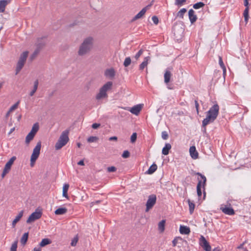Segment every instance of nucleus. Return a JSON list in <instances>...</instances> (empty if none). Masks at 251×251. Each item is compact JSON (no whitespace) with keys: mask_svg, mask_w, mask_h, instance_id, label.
<instances>
[{"mask_svg":"<svg viewBox=\"0 0 251 251\" xmlns=\"http://www.w3.org/2000/svg\"><path fill=\"white\" fill-rule=\"evenodd\" d=\"M93 45V38L88 37L85 38L80 44L77 51L78 55L83 56L88 54L91 50Z\"/></svg>","mask_w":251,"mask_h":251,"instance_id":"1","label":"nucleus"},{"mask_svg":"<svg viewBox=\"0 0 251 251\" xmlns=\"http://www.w3.org/2000/svg\"><path fill=\"white\" fill-rule=\"evenodd\" d=\"M69 130L66 129L63 131L60 135L57 142L55 145L56 150L61 149L63 146H65L69 141Z\"/></svg>","mask_w":251,"mask_h":251,"instance_id":"2","label":"nucleus"},{"mask_svg":"<svg viewBox=\"0 0 251 251\" xmlns=\"http://www.w3.org/2000/svg\"><path fill=\"white\" fill-rule=\"evenodd\" d=\"M112 82H107L100 88L99 93L96 96V99L97 100H100L102 99L107 98L108 97L107 92L112 88Z\"/></svg>","mask_w":251,"mask_h":251,"instance_id":"3","label":"nucleus"},{"mask_svg":"<svg viewBox=\"0 0 251 251\" xmlns=\"http://www.w3.org/2000/svg\"><path fill=\"white\" fill-rule=\"evenodd\" d=\"M197 175L200 176V178L198 177V183L197 184V192L198 196L199 197H201L202 195V192H201V187L202 186L203 188V194L204 196H205V192L204 191L205 190V185L206 184V177L201 174L200 173H197L196 174Z\"/></svg>","mask_w":251,"mask_h":251,"instance_id":"4","label":"nucleus"},{"mask_svg":"<svg viewBox=\"0 0 251 251\" xmlns=\"http://www.w3.org/2000/svg\"><path fill=\"white\" fill-rule=\"evenodd\" d=\"M28 52L25 51L23 52L20 55L19 59L17 64L16 69V75H17L24 67L28 56Z\"/></svg>","mask_w":251,"mask_h":251,"instance_id":"5","label":"nucleus"},{"mask_svg":"<svg viewBox=\"0 0 251 251\" xmlns=\"http://www.w3.org/2000/svg\"><path fill=\"white\" fill-rule=\"evenodd\" d=\"M156 202V196L155 194H151L148 197L146 206V212H148L151 209Z\"/></svg>","mask_w":251,"mask_h":251,"instance_id":"6","label":"nucleus"},{"mask_svg":"<svg viewBox=\"0 0 251 251\" xmlns=\"http://www.w3.org/2000/svg\"><path fill=\"white\" fill-rule=\"evenodd\" d=\"M42 215V212L38 209H36L28 217L26 220L27 224H30L39 219Z\"/></svg>","mask_w":251,"mask_h":251,"instance_id":"7","label":"nucleus"},{"mask_svg":"<svg viewBox=\"0 0 251 251\" xmlns=\"http://www.w3.org/2000/svg\"><path fill=\"white\" fill-rule=\"evenodd\" d=\"M219 111V106L217 104H215L207 112V114L216 120L218 115Z\"/></svg>","mask_w":251,"mask_h":251,"instance_id":"8","label":"nucleus"},{"mask_svg":"<svg viewBox=\"0 0 251 251\" xmlns=\"http://www.w3.org/2000/svg\"><path fill=\"white\" fill-rule=\"evenodd\" d=\"M16 157L15 156L12 157L10 160L6 163L4 168L1 174V177L3 178L5 175L9 172L11 169V167L13 164L14 161L16 160Z\"/></svg>","mask_w":251,"mask_h":251,"instance_id":"9","label":"nucleus"},{"mask_svg":"<svg viewBox=\"0 0 251 251\" xmlns=\"http://www.w3.org/2000/svg\"><path fill=\"white\" fill-rule=\"evenodd\" d=\"M200 245L205 251H211V248L209 243L203 236H201L200 239Z\"/></svg>","mask_w":251,"mask_h":251,"instance_id":"10","label":"nucleus"},{"mask_svg":"<svg viewBox=\"0 0 251 251\" xmlns=\"http://www.w3.org/2000/svg\"><path fill=\"white\" fill-rule=\"evenodd\" d=\"M41 148V141H39L35 148L33 149V152L31 155V157H32L33 159L34 158H38L40 153V150Z\"/></svg>","mask_w":251,"mask_h":251,"instance_id":"11","label":"nucleus"},{"mask_svg":"<svg viewBox=\"0 0 251 251\" xmlns=\"http://www.w3.org/2000/svg\"><path fill=\"white\" fill-rule=\"evenodd\" d=\"M151 4L147 5V6L143 8L137 15H136L132 19L131 21L133 22L137 20L138 19L142 18L146 12L148 8L151 6Z\"/></svg>","mask_w":251,"mask_h":251,"instance_id":"12","label":"nucleus"},{"mask_svg":"<svg viewBox=\"0 0 251 251\" xmlns=\"http://www.w3.org/2000/svg\"><path fill=\"white\" fill-rule=\"evenodd\" d=\"M39 39H38V42L37 43V48L35 50L34 52L30 56V58L31 60L33 59L39 53L40 49L44 46V43H39Z\"/></svg>","mask_w":251,"mask_h":251,"instance_id":"13","label":"nucleus"},{"mask_svg":"<svg viewBox=\"0 0 251 251\" xmlns=\"http://www.w3.org/2000/svg\"><path fill=\"white\" fill-rule=\"evenodd\" d=\"M116 72L114 68H111L110 69H107L104 71V75L107 77H109L110 78H113L115 76Z\"/></svg>","mask_w":251,"mask_h":251,"instance_id":"14","label":"nucleus"},{"mask_svg":"<svg viewBox=\"0 0 251 251\" xmlns=\"http://www.w3.org/2000/svg\"><path fill=\"white\" fill-rule=\"evenodd\" d=\"M221 210L223 213L228 215H233L235 214L233 209L231 207H228L225 206L223 207V205L220 208Z\"/></svg>","mask_w":251,"mask_h":251,"instance_id":"15","label":"nucleus"},{"mask_svg":"<svg viewBox=\"0 0 251 251\" xmlns=\"http://www.w3.org/2000/svg\"><path fill=\"white\" fill-rule=\"evenodd\" d=\"M189 152L190 155L193 159H196L198 158L199 154L196 151V147L195 146L190 147Z\"/></svg>","mask_w":251,"mask_h":251,"instance_id":"16","label":"nucleus"},{"mask_svg":"<svg viewBox=\"0 0 251 251\" xmlns=\"http://www.w3.org/2000/svg\"><path fill=\"white\" fill-rule=\"evenodd\" d=\"M188 16L191 24H193L197 20V17L195 14V11L192 9L189 10L188 12Z\"/></svg>","mask_w":251,"mask_h":251,"instance_id":"17","label":"nucleus"},{"mask_svg":"<svg viewBox=\"0 0 251 251\" xmlns=\"http://www.w3.org/2000/svg\"><path fill=\"white\" fill-rule=\"evenodd\" d=\"M172 76V73L170 71V69L168 68L166 70L164 73V82L166 84L168 83L170 81V79Z\"/></svg>","mask_w":251,"mask_h":251,"instance_id":"18","label":"nucleus"},{"mask_svg":"<svg viewBox=\"0 0 251 251\" xmlns=\"http://www.w3.org/2000/svg\"><path fill=\"white\" fill-rule=\"evenodd\" d=\"M215 120L208 115L206 114V117L203 119L202 122V126H206L210 123H213Z\"/></svg>","mask_w":251,"mask_h":251,"instance_id":"19","label":"nucleus"},{"mask_svg":"<svg viewBox=\"0 0 251 251\" xmlns=\"http://www.w3.org/2000/svg\"><path fill=\"white\" fill-rule=\"evenodd\" d=\"M142 107V105L138 104L132 107L130 111L132 114L137 115L141 110Z\"/></svg>","mask_w":251,"mask_h":251,"instance_id":"20","label":"nucleus"},{"mask_svg":"<svg viewBox=\"0 0 251 251\" xmlns=\"http://www.w3.org/2000/svg\"><path fill=\"white\" fill-rule=\"evenodd\" d=\"M179 232L182 234H189L190 232V229L187 226H180Z\"/></svg>","mask_w":251,"mask_h":251,"instance_id":"21","label":"nucleus"},{"mask_svg":"<svg viewBox=\"0 0 251 251\" xmlns=\"http://www.w3.org/2000/svg\"><path fill=\"white\" fill-rule=\"evenodd\" d=\"M24 214V211H21L18 215L15 217V219L12 222V226L15 227L16 224L20 220L21 218L23 217Z\"/></svg>","mask_w":251,"mask_h":251,"instance_id":"22","label":"nucleus"},{"mask_svg":"<svg viewBox=\"0 0 251 251\" xmlns=\"http://www.w3.org/2000/svg\"><path fill=\"white\" fill-rule=\"evenodd\" d=\"M150 59L149 56H147L144 58L143 62L139 66V70H143L145 67H146L148 64V62Z\"/></svg>","mask_w":251,"mask_h":251,"instance_id":"23","label":"nucleus"},{"mask_svg":"<svg viewBox=\"0 0 251 251\" xmlns=\"http://www.w3.org/2000/svg\"><path fill=\"white\" fill-rule=\"evenodd\" d=\"M171 145L169 143H166L165 147L163 148L162 153L164 155H168L169 153V151L171 149Z\"/></svg>","mask_w":251,"mask_h":251,"instance_id":"24","label":"nucleus"},{"mask_svg":"<svg viewBox=\"0 0 251 251\" xmlns=\"http://www.w3.org/2000/svg\"><path fill=\"white\" fill-rule=\"evenodd\" d=\"M9 2V1L7 0H0V12H3L4 11L5 7Z\"/></svg>","mask_w":251,"mask_h":251,"instance_id":"25","label":"nucleus"},{"mask_svg":"<svg viewBox=\"0 0 251 251\" xmlns=\"http://www.w3.org/2000/svg\"><path fill=\"white\" fill-rule=\"evenodd\" d=\"M38 84H39L38 80L36 79L34 82V86H33V89L29 93V96H30L32 97V96H33L34 95L35 93L36 92V91L37 90Z\"/></svg>","mask_w":251,"mask_h":251,"instance_id":"26","label":"nucleus"},{"mask_svg":"<svg viewBox=\"0 0 251 251\" xmlns=\"http://www.w3.org/2000/svg\"><path fill=\"white\" fill-rule=\"evenodd\" d=\"M67 212V209L65 207H60L58 209H57L55 212L54 213L56 215H63L65 214Z\"/></svg>","mask_w":251,"mask_h":251,"instance_id":"27","label":"nucleus"},{"mask_svg":"<svg viewBox=\"0 0 251 251\" xmlns=\"http://www.w3.org/2000/svg\"><path fill=\"white\" fill-rule=\"evenodd\" d=\"M157 166L156 164L153 163L147 171V173L150 175L152 174L157 170Z\"/></svg>","mask_w":251,"mask_h":251,"instance_id":"28","label":"nucleus"},{"mask_svg":"<svg viewBox=\"0 0 251 251\" xmlns=\"http://www.w3.org/2000/svg\"><path fill=\"white\" fill-rule=\"evenodd\" d=\"M51 243V241L50 239L48 238H44L42 240L41 242L40 243V246L41 247H43L47 245L50 244Z\"/></svg>","mask_w":251,"mask_h":251,"instance_id":"29","label":"nucleus"},{"mask_svg":"<svg viewBox=\"0 0 251 251\" xmlns=\"http://www.w3.org/2000/svg\"><path fill=\"white\" fill-rule=\"evenodd\" d=\"M28 237V232L25 233L21 239V243L22 245H25V243H26Z\"/></svg>","mask_w":251,"mask_h":251,"instance_id":"30","label":"nucleus"},{"mask_svg":"<svg viewBox=\"0 0 251 251\" xmlns=\"http://www.w3.org/2000/svg\"><path fill=\"white\" fill-rule=\"evenodd\" d=\"M39 125L37 123L34 124L33 126H32V129L31 131L29 132L33 134V135H35L36 133L39 130Z\"/></svg>","mask_w":251,"mask_h":251,"instance_id":"31","label":"nucleus"},{"mask_svg":"<svg viewBox=\"0 0 251 251\" xmlns=\"http://www.w3.org/2000/svg\"><path fill=\"white\" fill-rule=\"evenodd\" d=\"M165 222L166 221L165 220H162L158 224V229L161 232H163L165 230Z\"/></svg>","mask_w":251,"mask_h":251,"instance_id":"32","label":"nucleus"},{"mask_svg":"<svg viewBox=\"0 0 251 251\" xmlns=\"http://www.w3.org/2000/svg\"><path fill=\"white\" fill-rule=\"evenodd\" d=\"M249 7L246 8L245 9L244 11L243 15L244 17L245 22L246 24L248 22V20L249 19Z\"/></svg>","mask_w":251,"mask_h":251,"instance_id":"33","label":"nucleus"},{"mask_svg":"<svg viewBox=\"0 0 251 251\" xmlns=\"http://www.w3.org/2000/svg\"><path fill=\"white\" fill-rule=\"evenodd\" d=\"M35 135L29 132L25 137V143L28 144L30 142L33 140Z\"/></svg>","mask_w":251,"mask_h":251,"instance_id":"34","label":"nucleus"},{"mask_svg":"<svg viewBox=\"0 0 251 251\" xmlns=\"http://www.w3.org/2000/svg\"><path fill=\"white\" fill-rule=\"evenodd\" d=\"M187 10L186 8H182L177 13V17L183 19L184 14L186 12Z\"/></svg>","mask_w":251,"mask_h":251,"instance_id":"35","label":"nucleus"},{"mask_svg":"<svg viewBox=\"0 0 251 251\" xmlns=\"http://www.w3.org/2000/svg\"><path fill=\"white\" fill-rule=\"evenodd\" d=\"M188 202L189 204L190 213V214H192L194 212L195 205L194 203L191 201L189 199L188 200Z\"/></svg>","mask_w":251,"mask_h":251,"instance_id":"36","label":"nucleus"},{"mask_svg":"<svg viewBox=\"0 0 251 251\" xmlns=\"http://www.w3.org/2000/svg\"><path fill=\"white\" fill-rule=\"evenodd\" d=\"M219 63L221 67L223 70L224 73L226 71V68L223 61L222 58L221 56H219Z\"/></svg>","mask_w":251,"mask_h":251,"instance_id":"37","label":"nucleus"},{"mask_svg":"<svg viewBox=\"0 0 251 251\" xmlns=\"http://www.w3.org/2000/svg\"><path fill=\"white\" fill-rule=\"evenodd\" d=\"M131 63V60L130 57H127L125 58L124 62L123 65L125 67H127Z\"/></svg>","mask_w":251,"mask_h":251,"instance_id":"38","label":"nucleus"},{"mask_svg":"<svg viewBox=\"0 0 251 251\" xmlns=\"http://www.w3.org/2000/svg\"><path fill=\"white\" fill-rule=\"evenodd\" d=\"M204 3L202 2H199L193 5V8L195 9H198L200 8L203 7L204 6Z\"/></svg>","mask_w":251,"mask_h":251,"instance_id":"39","label":"nucleus"},{"mask_svg":"<svg viewBox=\"0 0 251 251\" xmlns=\"http://www.w3.org/2000/svg\"><path fill=\"white\" fill-rule=\"evenodd\" d=\"M99 138L97 136H90L87 139L89 143L96 142L98 141Z\"/></svg>","mask_w":251,"mask_h":251,"instance_id":"40","label":"nucleus"},{"mask_svg":"<svg viewBox=\"0 0 251 251\" xmlns=\"http://www.w3.org/2000/svg\"><path fill=\"white\" fill-rule=\"evenodd\" d=\"M186 0H176L175 4L178 6H181L186 2Z\"/></svg>","mask_w":251,"mask_h":251,"instance_id":"41","label":"nucleus"},{"mask_svg":"<svg viewBox=\"0 0 251 251\" xmlns=\"http://www.w3.org/2000/svg\"><path fill=\"white\" fill-rule=\"evenodd\" d=\"M17 245L18 241H16L14 243H13L11 246L10 251H17Z\"/></svg>","mask_w":251,"mask_h":251,"instance_id":"42","label":"nucleus"},{"mask_svg":"<svg viewBox=\"0 0 251 251\" xmlns=\"http://www.w3.org/2000/svg\"><path fill=\"white\" fill-rule=\"evenodd\" d=\"M137 139V133L136 132L133 133L130 137V142L133 143H134Z\"/></svg>","mask_w":251,"mask_h":251,"instance_id":"43","label":"nucleus"},{"mask_svg":"<svg viewBox=\"0 0 251 251\" xmlns=\"http://www.w3.org/2000/svg\"><path fill=\"white\" fill-rule=\"evenodd\" d=\"M178 240H181L182 238L180 237H176L175 238V239L173 240L172 244H173V247L176 246Z\"/></svg>","mask_w":251,"mask_h":251,"instance_id":"44","label":"nucleus"},{"mask_svg":"<svg viewBox=\"0 0 251 251\" xmlns=\"http://www.w3.org/2000/svg\"><path fill=\"white\" fill-rule=\"evenodd\" d=\"M161 137L163 139L167 140L169 137V135H168L167 132L166 131H164L162 132Z\"/></svg>","mask_w":251,"mask_h":251,"instance_id":"45","label":"nucleus"},{"mask_svg":"<svg viewBox=\"0 0 251 251\" xmlns=\"http://www.w3.org/2000/svg\"><path fill=\"white\" fill-rule=\"evenodd\" d=\"M129 156H130V153L128 151H125L122 155V156L124 158H127L129 157Z\"/></svg>","mask_w":251,"mask_h":251,"instance_id":"46","label":"nucleus"},{"mask_svg":"<svg viewBox=\"0 0 251 251\" xmlns=\"http://www.w3.org/2000/svg\"><path fill=\"white\" fill-rule=\"evenodd\" d=\"M143 50L142 49L140 50L138 52L135 54L134 57L136 60H138L140 56L143 54Z\"/></svg>","mask_w":251,"mask_h":251,"instance_id":"47","label":"nucleus"},{"mask_svg":"<svg viewBox=\"0 0 251 251\" xmlns=\"http://www.w3.org/2000/svg\"><path fill=\"white\" fill-rule=\"evenodd\" d=\"M246 242V241H245L242 244H240L238 247V249H242L243 251H248V249L246 248H244V245Z\"/></svg>","mask_w":251,"mask_h":251,"instance_id":"48","label":"nucleus"},{"mask_svg":"<svg viewBox=\"0 0 251 251\" xmlns=\"http://www.w3.org/2000/svg\"><path fill=\"white\" fill-rule=\"evenodd\" d=\"M152 20L155 25H157L158 24L159 20H158V18L157 16H152Z\"/></svg>","mask_w":251,"mask_h":251,"instance_id":"49","label":"nucleus"},{"mask_svg":"<svg viewBox=\"0 0 251 251\" xmlns=\"http://www.w3.org/2000/svg\"><path fill=\"white\" fill-rule=\"evenodd\" d=\"M19 102L18 101L17 103L13 105L9 109V111L12 112V111L14 110L15 109H16L18 107V104Z\"/></svg>","mask_w":251,"mask_h":251,"instance_id":"50","label":"nucleus"},{"mask_svg":"<svg viewBox=\"0 0 251 251\" xmlns=\"http://www.w3.org/2000/svg\"><path fill=\"white\" fill-rule=\"evenodd\" d=\"M108 172H114L116 171V168L114 166L109 167L107 168Z\"/></svg>","mask_w":251,"mask_h":251,"instance_id":"51","label":"nucleus"},{"mask_svg":"<svg viewBox=\"0 0 251 251\" xmlns=\"http://www.w3.org/2000/svg\"><path fill=\"white\" fill-rule=\"evenodd\" d=\"M78 241V239L77 238H74L72 240V242H71V246H75L76 244V243Z\"/></svg>","mask_w":251,"mask_h":251,"instance_id":"52","label":"nucleus"},{"mask_svg":"<svg viewBox=\"0 0 251 251\" xmlns=\"http://www.w3.org/2000/svg\"><path fill=\"white\" fill-rule=\"evenodd\" d=\"M37 158H34L33 159L32 157H30V166L33 167L34 165L35 162H36Z\"/></svg>","mask_w":251,"mask_h":251,"instance_id":"53","label":"nucleus"},{"mask_svg":"<svg viewBox=\"0 0 251 251\" xmlns=\"http://www.w3.org/2000/svg\"><path fill=\"white\" fill-rule=\"evenodd\" d=\"M69 188V185L67 183L65 184L63 187V191L68 192Z\"/></svg>","mask_w":251,"mask_h":251,"instance_id":"54","label":"nucleus"},{"mask_svg":"<svg viewBox=\"0 0 251 251\" xmlns=\"http://www.w3.org/2000/svg\"><path fill=\"white\" fill-rule=\"evenodd\" d=\"M100 125L98 123H94L92 125V127L94 129H97L100 126Z\"/></svg>","mask_w":251,"mask_h":251,"instance_id":"55","label":"nucleus"},{"mask_svg":"<svg viewBox=\"0 0 251 251\" xmlns=\"http://www.w3.org/2000/svg\"><path fill=\"white\" fill-rule=\"evenodd\" d=\"M195 107L197 111V113H199V104L197 100H195Z\"/></svg>","mask_w":251,"mask_h":251,"instance_id":"56","label":"nucleus"},{"mask_svg":"<svg viewBox=\"0 0 251 251\" xmlns=\"http://www.w3.org/2000/svg\"><path fill=\"white\" fill-rule=\"evenodd\" d=\"M62 195L64 197L67 198V199H68L69 197H68V194H67V192L66 191H63V194H62Z\"/></svg>","mask_w":251,"mask_h":251,"instance_id":"57","label":"nucleus"},{"mask_svg":"<svg viewBox=\"0 0 251 251\" xmlns=\"http://www.w3.org/2000/svg\"><path fill=\"white\" fill-rule=\"evenodd\" d=\"M109 141H117V137L116 136H112L109 138Z\"/></svg>","mask_w":251,"mask_h":251,"instance_id":"58","label":"nucleus"},{"mask_svg":"<svg viewBox=\"0 0 251 251\" xmlns=\"http://www.w3.org/2000/svg\"><path fill=\"white\" fill-rule=\"evenodd\" d=\"M77 164L78 165H81V166H84V161L83 160H80L78 163H77Z\"/></svg>","mask_w":251,"mask_h":251,"instance_id":"59","label":"nucleus"},{"mask_svg":"<svg viewBox=\"0 0 251 251\" xmlns=\"http://www.w3.org/2000/svg\"><path fill=\"white\" fill-rule=\"evenodd\" d=\"M244 4L246 8L249 7V1H244Z\"/></svg>","mask_w":251,"mask_h":251,"instance_id":"60","label":"nucleus"},{"mask_svg":"<svg viewBox=\"0 0 251 251\" xmlns=\"http://www.w3.org/2000/svg\"><path fill=\"white\" fill-rule=\"evenodd\" d=\"M15 130V127H13V128H12L10 130V131H9V133H8V135L11 134V133H12V132H13Z\"/></svg>","mask_w":251,"mask_h":251,"instance_id":"61","label":"nucleus"},{"mask_svg":"<svg viewBox=\"0 0 251 251\" xmlns=\"http://www.w3.org/2000/svg\"><path fill=\"white\" fill-rule=\"evenodd\" d=\"M202 131L203 133H206V126H202Z\"/></svg>","mask_w":251,"mask_h":251,"instance_id":"62","label":"nucleus"},{"mask_svg":"<svg viewBox=\"0 0 251 251\" xmlns=\"http://www.w3.org/2000/svg\"><path fill=\"white\" fill-rule=\"evenodd\" d=\"M11 111H10L9 110L8 111V112H7V113L6 114V115H5V117L6 118H8L10 113Z\"/></svg>","mask_w":251,"mask_h":251,"instance_id":"63","label":"nucleus"},{"mask_svg":"<svg viewBox=\"0 0 251 251\" xmlns=\"http://www.w3.org/2000/svg\"><path fill=\"white\" fill-rule=\"evenodd\" d=\"M33 251H41V249L34 248Z\"/></svg>","mask_w":251,"mask_h":251,"instance_id":"64","label":"nucleus"}]
</instances>
